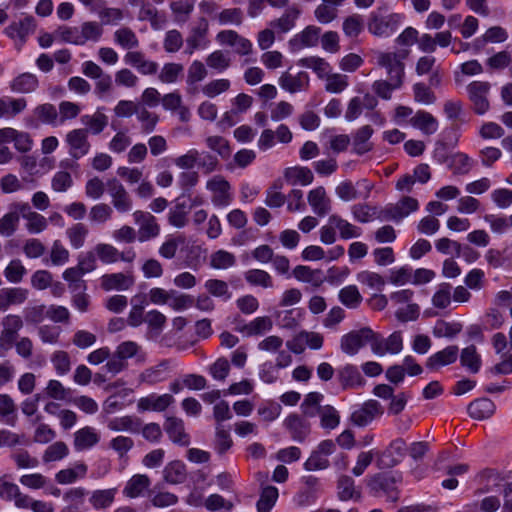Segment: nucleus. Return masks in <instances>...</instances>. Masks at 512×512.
<instances>
[{
	"label": "nucleus",
	"mask_w": 512,
	"mask_h": 512,
	"mask_svg": "<svg viewBox=\"0 0 512 512\" xmlns=\"http://www.w3.org/2000/svg\"><path fill=\"white\" fill-rule=\"evenodd\" d=\"M411 49L400 48L397 51H375L376 65L385 70L387 78L404 83L405 60L410 56Z\"/></svg>",
	"instance_id": "nucleus-1"
},
{
	"label": "nucleus",
	"mask_w": 512,
	"mask_h": 512,
	"mask_svg": "<svg viewBox=\"0 0 512 512\" xmlns=\"http://www.w3.org/2000/svg\"><path fill=\"white\" fill-rule=\"evenodd\" d=\"M402 15L391 13L388 15H380L372 13L368 21V31L377 37H389L392 35L401 23Z\"/></svg>",
	"instance_id": "nucleus-2"
},
{
	"label": "nucleus",
	"mask_w": 512,
	"mask_h": 512,
	"mask_svg": "<svg viewBox=\"0 0 512 512\" xmlns=\"http://www.w3.org/2000/svg\"><path fill=\"white\" fill-rule=\"evenodd\" d=\"M64 141L68 147V154L75 160L86 156L91 149L88 131L85 128H76L69 131Z\"/></svg>",
	"instance_id": "nucleus-3"
},
{
	"label": "nucleus",
	"mask_w": 512,
	"mask_h": 512,
	"mask_svg": "<svg viewBox=\"0 0 512 512\" xmlns=\"http://www.w3.org/2000/svg\"><path fill=\"white\" fill-rule=\"evenodd\" d=\"M111 204L118 213H128L132 210L133 200L124 185L116 178L106 182Z\"/></svg>",
	"instance_id": "nucleus-4"
},
{
	"label": "nucleus",
	"mask_w": 512,
	"mask_h": 512,
	"mask_svg": "<svg viewBox=\"0 0 512 512\" xmlns=\"http://www.w3.org/2000/svg\"><path fill=\"white\" fill-rule=\"evenodd\" d=\"M132 216L135 224L139 227L137 233L140 242L149 241L160 235V225L150 212L136 210Z\"/></svg>",
	"instance_id": "nucleus-5"
},
{
	"label": "nucleus",
	"mask_w": 512,
	"mask_h": 512,
	"mask_svg": "<svg viewBox=\"0 0 512 512\" xmlns=\"http://www.w3.org/2000/svg\"><path fill=\"white\" fill-rule=\"evenodd\" d=\"M491 85L486 81H473L467 86L469 100L472 103L473 110L478 115L485 114L489 108L488 94Z\"/></svg>",
	"instance_id": "nucleus-6"
},
{
	"label": "nucleus",
	"mask_w": 512,
	"mask_h": 512,
	"mask_svg": "<svg viewBox=\"0 0 512 512\" xmlns=\"http://www.w3.org/2000/svg\"><path fill=\"white\" fill-rule=\"evenodd\" d=\"M206 188L212 194L211 201L216 207H227L233 200L231 186L224 177L216 175L209 179Z\"/></svg>",
	"instance_id": "nucleus-7"
},
{
	"label": "nucleus",
	"mask_w": 512,
	"mask_h": 512,
	"mask_svg": "<svg viewBox=\"0 0 512 512\" xmlns=\"http://www.w3.org/2000/svg\"><path fill=\"white\" fill-rule=\"evenodd\" d=\"M374 332L369 327L351 331L341 338V350L348 355H355L365 346L368 341L373 339Z\"/></svg>",
	"instance_id": "nucleus-8"
},
{
	"label": "nucleus",
	"mask_w": 512,
	"mask_h": 512,
	"mask_svg": "<svg viewBox=\"0 0 512 512\" xmlns=\"http://www.w3.org/2000/svg\"><path fill=\"white\" fill-rule=\"evenodd\" d=\"M383 412V407L378 401L368 400L352 412L350 419L355 426L365 427Z\"/></svg>",
	"instance_id": "nucleus-9"
},
{
	"label": "nucleus",
	"mask_w": 512,
	"mask_h": 512,
	"mask_svg": "<svg viewBox=\"0 0 512 512\" xmlns=\"http://www.w3.org/2000/svg\"><path fill=\"white\" fill-rule=\"evenodd\" d=\"M385 208V217L387 221L400 222L402 219L407 217L410 213L415 212L419 209V203L417 199L405 196L401 198L395 204H389Z\"/></svg>",
	"instance_id": "nucleus-10"
},
{
	"label": "nucleus",
	"mask_w": 512,
	"mask_h": 512,
	"mask_svg": "<svg viewBox=\"0 0 512 512\" xmlns=\"http://www.w3.org/2000/svg\"><path fill=\"white\" fill-rule=\"evenodd\" d=\"M36 30V21L32 16H26L19 21L10 23L4 30V33L12 40L18 41L23 45L28 36Z\"/></svg>",
	"instance_id": "nucleus-11"
},
{
	"label": "nucleus",
	"mask_w": 512,
	"mask_h": 512,
	"mask_svg": "<svg viewBox=\"0 0 512 512\" xmlns=\"http://www.w3.org/2000/svg\"><path fill=\"white\" fill-rule=\"evenodd\" d=\"M396 478L386 473H377L368 480V487L374 493L383 492L391 501L398 500V493L395 488Z\"/></svg>",
	"instance_id": "nucleus-12"
},
{
	"label": "nucleus",
	"mask_w": 512,
	"mask_h": 512,
	"mask_svg": "<svg viewBox=\"0 0 512 512\" xmlns=\"http://www.w3.org/2000/svg\"><path fill=\"white\" fill-rule=\"evenodd\" d=\"M216 40L221 45H227L235 48L239 55H248L252 52V43L247 38L239 35L234 30H223L216 35Z\"/></svg>",
	"instance_id": "nucleus-13"
},
{
	"label": "nucleus",
	"mask_w": 512,
	"mask_h": 512,
	"mask_svg": "<svg viewBox=\"0 0 512 512\" xmlns=\"http://www.w3.org/2000/svg\"><path fill=\"white\" fill-rule=\"evenodd\" d=\"M135 283L132 273H110L101 277V288L105 291L130 289Z\"/></svg>",
	"instance_id": "nucleus-14"
},
{
	"label": "nucleus",
	"mask_w": 512,
	"mask_h": 512,
	"mask_svg": "<svg viewBox=\"0 0 512 512\" xmlns=\"http://www.w3.org/2000/svg\"><path fill=\"white\" fill-rule=\"evenodd\" d=\"M307 201L312 211L319 217H324L330 213L332 206L323 186H318L309 191Z\"/></svg>",
	"instance_id": "nucleus-15"
},
{
	"label": "nucleus",
	"mask_w": 512,
	"mask_h": 512,
	"mask_svg": "<svg viewBox=\"0 0 512 512\" xmlns=\"http://www.w3.org/2000/svg\"><path fill=\"white\" fill-rule=\"evenodd\" d=\"M175 401L171 394H150L145 397H141L137 402L138 411H165Z\"/></svg>",
	"instance_id": "nucleus-16"
},
{
	"label": "nucleus",
	"mask_w": 512,
	"mask_h": 512,
	"mask_svg": "<svg viewBox=\"0 0 512 512\" xmlns=\"http://www.w3.org/2000/svg\"><path fill=\"white\" fill-rule=\"evenodd\" d=\"M279 86L289 92L296 93L305 91L309 88L310 78L306 72H299L293 75L289 72H283L278 80Z\"/></svg>",
	"instance_id": "nucleus-17"
},
{
	"label": "nucleus",
	"mask_w": 512,
	"mask_h": 512,
	"mask_svg": "<svg viewBox=\"0 0 512 512\" xmlns=\"http://www.w3.org/2000/svg\"><path fill=\"white\" fill-rule=\"evenodd\" d=\"M164 430L170 440L180 446H188L190 437L185 432L184 421L178 417H167L164 423Z\"/></svg>",
	"instance_id": "nucleus-18"
},
{
	"label": "nucleus",
	"mask_w": 512,
	"mask_h": 512,
	"mask_svg": "<svg viewBox=\"0 0 512 512\" xmlns=\"http://www.w3.org/2000/svg\"><path fill=\"white\" fill-rule=\"evenodd\" d=\"M284 427L289 431L292 439L300 443L306 439L311 430L310 423L297 414L287 416Z\"/></svg>",
	"instance_id": "nucleus-19"
},
{
	"label": "nucleus",
	"mask_w": 512,
	"mask_h": 512,
	"mask_svg": "<svg viewBox=\"0 0 512 512\" xmlns=\"http://www.w3.org/2000/svg\"><path fill=\"white\" fill-rule=\"evenodd\" d=\"M27 494H24L19 486L10 481L9 475L0 477V498L7 502H14L17 508H20Z\"/></svg>",
	"instance_id": "nucleus-20"
},
{
	"label": "nucleus",
	"mask_w": 512,
	"mask_h": 512,
	"mask_svg": "<svg viewBox=\"0 0 512 512\" xmlns=\"http://www.w3.org/2000/svg\"><path fill=\"white\" fill-rule=\"evenodd\" d=\"M88 472V466L83 461H77L72 467L59 470L55 474V481L60 485L73 484L84 479Z\"/></svg>",
	"instance_id": "nucleus-21"
},
{
	"label": "nucleus",
	"mask_w": 512,
	"mask_h": 512,
	"mask_svg": "<svg viewBox=\"0 0 512 512\" xmlns=\"http://www.w3.org/2000/svg\"><path fill=\"white\" fill-rule=\"evenodd\" d=\"M100 441V435L95 428L85 426L74 433L73 446L78 452L93 448Z\"/></svg>",
	"instance_id": "nucleus-22"
},
{
	"label": "nucleus",
	"mask_w": 512,
	"mask_h": 512,
	"mask_svg": "<svg viewBox=\"0 0 512 512\" xmlns=\"http://www.w3.org/2000/svg\"><path fill=\"white\" fill-rule=\"evenodd\" d=\"M207 33L208 23L205 19H201L199 24L191 29L190 35L186 39L185 52L192 55L195 50L205 48L207 45Z\"/></svg>",
	"instance_id": "nucleus-23"
},
{
	"label": "nucleus",
	"mask_w": 512,
	"mask_h": 512,
	"mask_svg": "<svg viewBox=\"0 0 512 512\" xmlns=\"http://www.w3.org/2000/svg\"><path fill=\"white\" fill-rule=\"evenodd\" d=\"M321 29L317 26H307L303 31L294 35L290 39L289 45L293 50H300L305 47H313L317 45Z\"/></svg>",
	"instance_id": "nucleus-24"
},
{
	"label": "nucleus",
	"mask_w": 512,
	"mask_h": 512,
	"mask_svg": "<svg viewBox=\"0 0 512 512\" xmlns=\"http://www.w3.org/2000/svg\"><path fill=\"white\" fill-rule=\"evenodd\" d=\"M354 219L360 223H368L373 220L387 221L385 217V208H378L368 204H355L351 207Z\"/></svg>",
	"instance_id": "nucleus-25"
},
{
	"label": "nucleus",
	"mask_w": 512,
	"mask_h": 512,
	"mask_svg": "<svg viewBox=\"0 0 512 512\" xmlns=\"http://www.w3.org/2000/svg\"><path fill=\"white\" fill-rule=\"evenodd\" d=\"M458 354L459 349L456 345L447 346L443 350L432 354L426 361V367L436 370L442 366L450 365L457 360Z\"/></svg>",
	"instance_id": "nucleus-26"
},
{
	"label": "nucleus",
	"mask_w": 512,
	"mask_h": 512,
	"mask_svg": "<svg viewBox=\"0 0 512 512\" xmlns=\"http://www.w3.org/2000/svg\"><path fill=\"white\" fill-rule=\"evenodd\" d=\"M409 123L424 135H432L439 128L438 120L425 110H418L409 120Z\"/></svg>",
	"instance_id": "nucleus-27"
},
{
	"label": "nucleus",
	"mask_w": 512,
	"mask_h": 512,
	"mask_svg": "<svg viewBox=\"0 0 512 512\" xmlns=\"http://www.w3.org/2000/svg\"><path fill=\"white\" fill-rule=\"evenodd\" d=\"M374 133L370 125H364L357 129L353 134V152L357 155H363L373 149V144L370 138Z\"/></svg>",
	"instance_id": "nucleus-28"
},
{
	"label": "nucleus",
	"mask_w": 512,
	"mask_h": 512,
	"mask_svg": "<svg viewBox=\"0 0 512 512\" xmlns=\"http://www.w3.org/2000/svg\"><path fill=\"white\" fill-rule=\"evenodd\" d=\"M142 421L140 418L132 415L116 417L108 421L107 427L111 431H125L133 434L140 432Z\"/></svg>",
	"instance_id": "nucleus-29"
},
{
	"label": "nucleus",
	"mask_w": 512,
	"mask_h": 512,
	"mask_svg": "<svg viewBox=\"0 0 512 512\" xmlns=\"http://www.w3.org/2000/svg\"><path fill=\"white\" fill-rule=\"evenodd\" d=\"M38 86V77L30 72L21 73L10 82V89L13 92L22 94L32 93L36 91Z\"/></svg>",
	"instance_id": "nucleus-30"
},
{
	"label": "nucleus",
	"mask_w": 512,
	"mask_h": 512,
	"mask_svg": "<svg viewBox=\"0 0 512 512\" xmlns=\"http://www.w3.org/2000/svg\"><path fill=\"white\" fill-rule=\"evenodd\" d=\"M28 297V290L15 287L4 288L0 290V310L5 311L11 305H19L26 301Z\"/></svg>",
	"instance_id": "nucleus-31"
},
{
	"label": "nucleus",
	"mask_w": 512,
	"mask_h": 512,
	"mask_svg": "<svg viewBox=\"0 0 512 512\" xmlns=\"http://www.w3.org/2000/svg\"><path fill=\"white\" fill-rule=\"evenodd\" d=\"M338 378L343 388H359L365 384V380L358 368L347 364L338 371Z\"/></svg>",
	"instance_id": "nucleus-32"
},
{
	"label": "nucleus",
	"mask_w": 512,
	"mask_h": 512,
	"mask_svg": "<svg viewBox=\"0 0 512 512\" xmlns=\"http://www.w3.org/2000/svg\"><path fill=\"white\" fill-rule=\"evenodd\" d=\"M495 404L488 398L476 399L468 405L467 411L471 418L484 420L490 418L495 412Z\"/></svg>",
	"instance_id": "nucleus-33"
},
{
	"label": "nucleus",
	"mask_w": 512,
	"mask_h": 512,
	"mask_svg": "<svg viewBox=\"0 0 512 512\" xmlns=\"http://www.w3.org/2000/svg\"><path fill=\"white\" fill-rule=\"evenodd\" d=\"M169 362L163 360L155 366L145 369L140 375L139 380L142 383L154 385L164 381L167 378Z\"/></svg>",
	"instance_id": "nucleus-34"
},
{
	"label": "nucleus",
	"mask_w": 512,
	"mask_h": 512,
	"mask_svg": "<svg viewBox=\"0 0 512 512\" xmlns=\"http://www.w3.org/2000/svg\"><path fill=\"white\" fill-rule=\"evenodd\" d=\"M26 107L27 101L25 98L2 97L0 98V119L14 118L22 113Z\"/></svg>",
	"instance_id": "nucleus-35"
},
{
	"label": "nucleus",
	"mask_w": 512,
	"mask_h": 512,
	"mask_svg": "<svg viewBox=\"0 0 512 512\" xmlns=\"http://www.w3.org/2000/svg\"><path fill=\"white\" fill-rule=\"evenodd\" d=\"M273 328V321L269 316H259L239 329L246 336H262Z\"/></svg>",
	"instance_id": "nucleus-36"
},
{
	"label": "nucleus",
	"mask_w": 512,
	"mask_h": 512,
	"mask_svg": "<svg viewBox=\"0 0 512 512\" xmlns=\"http://www.w3.org/2000/svg\"><path fill=\"white\" fill-rule=\"evenodd\" d=\"M117 491V488L94 490L89 497V503L95 510H105L114 503Z\"/></svg>",
	"instance_id": "nucleus-37"
},
{
	"label": "nucleus",
	"mask_w": 512,
	"mask_h": 512,
	"mask_svg": "<svg viewBox=\"0 0 512 512\" xmlns=\"http://www.w3.org/2000/svg\"><path fill=\"white\" fill-rule=\"evenodd\" d=\"M151 481L147 475L136 474L126 483L123 494L128 498H137L149 488Z\"/></svg>",
	"instance_id": "nucleus-38"
},
{
	"label": "nucleus",
	"mask_w": 512,
	"mask_h": 512,
	"mask_svg": "<svg viewBox=\"0 0 512 512\" xmlns=\"http://www.w3.org/2000/svg\"><path fill=\"white\" fill-rule=\"evenodd\" d=\"M81 123L85 126L88 134L98 135L107 127L108 117L98 109L93 114L83 115Z\"/></svg>",
	"instance_id": "nucleus-39"
},
{
	"label": "nucleus",
	"mask_w": 512,
	"mask_h": 512,
	"mask_svg": "<svg viewBox=\"0 0 512 512\" xmlns=\"http://www.w3.org/2000/svg\"><path fill=\"white\" fill-rule=\"evenodd\" d=\"M196 0H174L170 3L173 19L176 23L187 22L194 11Z\"/></svg>",
	"instance_id": "nucleus-40"
},
{
	"label": "nucleus",
	"mask_w": 512,
	"mask_h": 512,
	"mask_svg": "<svg viewBox=\"0 0 512 512\" xmlns=\"http://www.w3.org/2000/svg\"><path fill=\"white\" fill-rule=\"evenodd\" d=\"M80 46L87 42H98L103 35V28L96 21L83 22L79 27Z\"/></svg>",
	"instance_id": "nucleus-41"
},
{
	"label": "nucleus",
	"mask_w": 512,
	"mask_h": 512,
	"mask_svg": "<svg viewBox=\"0 0 512 512\" xmlns=\"http://www.w3.org/2000/svg\"><path fill=\"white\" fill-rule=\"evenodd\" d=\"M279 497L278 489L275 486H264L261 488L259 499L256 503L258 512H270L275 506Z\"/></svg>",
	"instance_id": "nucleus-42"
},
{
	"label": "nucleus",
	"mask_w": 512,
	"mask_h": 512,
	"mask_svg": "<svg viewBox=\"0 0 512 512\" xmlns=\"http://www.w3.org/2000/svg\"><path fill=\"white\" fill-rule=\"evenodd\" d=\"M163 477L170 484L183 483L187 477L185 464L181 461L168 463L163 470Z\"/></svg>",
	"instance_id": "nucleus-43"
},
{
	"label": "nucleus",
	"mask_w": 512,
	"mask_h": 512,
	"mask_svg": "<svg viewBox=\"0 0 512 512\" xmlns=\"http://www.w3.org/2000/svg\"><path fill=\"white\" fill-rule=\"evenodd\" d=\"M284 177L293 185L300 183L303 186L311 184L314 179L312 171L307 167L287 168L284 172Z\"/></svg>",
	"instance_id": "nucleus-44"
},
{
	"label": "nucleus",
	"mask_w": 512,
	"mask_h": 512,
	"mask_svg": "<svg viewBox=\"0 0 512 512\" xmlns=\"http://www.w3.org/2000/svg\"><path fill=\"white\" fill-rule=\"evenodd\" d=\"M283 181L275 180L266 190L265 204L270 208H279L284 205L286 196L282 193Z\"/></svg>",
	"instance_id": "nucleus-45"
},
{
	"label": "nucleus",
	"mask_w": 512,
	"mask_h": 512,
	"mask_svg": "<svg viewBox=\"0 0 512 512\" xmlns=\"http://www.w3.org/2000/svg\"><path fill=\"white\" fill-rule=\"evenodd\" d=\"M89 229L84 223H75L66 230V236L70 245L74 249H80L84 246Z\"/></svg>",
	"instance_id": "nucleus-46"
},
{
	"label": "nucleus",
	"mask_w": 512,
	"mask_h": 512,
	"mask_svg": "<svg viewBox=\"0 0 512 512\" xmlns=\"http://www.w3.org/2000/svg\"><path fill=\"white\" fill-rule=\"evenodd\" d=\"M328 221L339 230L342 239L357 238L362 233L361 228L349 223L338 215H331Z\"/></svg>",
	"instance_id": "nucleus-47"
},
{
	"label": "nucleus",
	"mask_w": 512,
	"mask_h": 512,
	"mask_svg": "<svg viewBox=\"0 0 512 512\" xmlns=\"http://www.w3.org/2000/svg\"><path fill=\"white\" fill-rule=\"evenodd\" d=\"M244 278L252 286H259L264 289L273 288L274 286L272 276L265 270L250 269L244 273Z\"/></svg>",
	"instance_id": "nucleus-48"
},
{
	"label": "nucleus",
	"mask_w": 512,
	"mask_h": 512,
	"mask_svg": "<svg viewBox=\"0 0 512 512\" xmlns=\"http://www.w3.org/2000/svg\"><path fill=\"white\" fill-rule=\"evenodd\" d=\"M302 67L312 69L319 78L324 79L331 71L330 64L323 58L310 56L298 61Z\"/></svg>",
	"instance_id": "nucleus-49"
},
{
	"label": "nucleus",
	"mask_w": 512,
	"mask_h": 512,
	"mask_svg": "<svg viewBox=\"0 0 512 512\" xmlns=\"http://www.w3.org/2000/svg\"><path fill=\"white\" fill-rule=\"evenodd\" d=\"M113 37L115 43L123 49L131 50L139 46V40L135 32L129 27H122L116 30Z\"/></svg>",
	"instance_id": "nucleus-50"
},
{
	"label": "nucleus",
	"mask_w": 512,
	"mask_h": 512,
	"mask_svg": "<svg viewBox=\"0 0 512 512\" xmlns=\"http://www.w3.org/2000/svg\"><path fill=\"white\" fill-rule=\"evenodd\" d=\"M460 362L461 365L467 368L471 373H477L480 370L481 357L477 353L474 345H470L461 351Z\"/></svg>",
	"instance_id": "nucleus-51"
},
{
	"label": "nucleus",
	"mask_w": 512,
	"mask_h": 512,
	"mask_svg": "<svg viewBox=\"0 0 512 512\" xmlns=\"http://www.w3.org/2000/svg\"><path fill=\"white\" fill-rule=\"evenodd\" d=\"M317 414L320 416V424L323 429H335L340 423V415L331 405L317 408Z\"/></svg>",
	"instance_id": "nucleus-52"
},
{
	"label": "nucleus",
	"mask_w": 512,
	"mask_h": 512,
	"mask_svg": "<svg viewBox=\"0 0 512 512\" xmlns=\"http://www.w3.org/2000/svg\"><path fill=\"white\" fill-rule=\"evenodd\" d=\"M69 454V448L67 444L63 441H57L53 444L49 445L43 455H42V461L44 463H51L60 461L64 458H66Z\"/></svg>",
	"instance_id": "nucleus-53"
},
{
	"label": "nucleus",
	"mask_w": 512,
	"mask_h": 512,
	"mask_svg": "<svg viewBox=\"0 0 512 512\" xmlns=\"http://www.w3.org/2000/svg\"><path fill=\"white\" fill-rule=\"evenodd\" d=\"M402 85L403 83L397 80L380 79L374 81L372 84V90L378 97L384 100H389L392 97V92L394 90L400 89Z\"/></svg>",
	"instance_id": "nucleus-54"
},
{
	"label": "nucleus",
	"mask_w": 512,
	"mask_h": 512,
	"mask_svg": "<svg viewBox=\"0 0 512 512\" xmlns=\"http://www.w3.org/2000/svg\"><path fill=\"white\" fill-rule=\"evenodd\" d=\"M415 102L425 106L433 105L437 97L431 87L423 82H417L412 86Z\"/></svg>",
	"instance_id": "nucleus-55"
},
{
	"label": "nucleus",
	"mask_w": 512,
	"mask_h": 512,
	"mask_svg": "<svg viewBox=\"0 0 512 512\" xmlns=\"http://www.w3.org/2000/svg\"><path fill=\"white\" fill-rule=\"evenodd\" d=\"M34 116L44 124L57 125L59 117L56 107L51 103L40 104L33 110Z\"/></svg>",
	"instance_id": "nucleus-56"
},
{
	"label": "nucleus",
	"mask_w": 512,
	"mask_h": 512,
	"mask_svg": "<svg viewBox=\"0 0 512 512\" xmlns=\"http://www.w3.org/2000/svg\"><path fill=\"white\" fill-rule=\"evenodd\" d=\"M277 319L281 328L294 329L302 320V312L298 308L283 310L277 313Z\"/></svg>",
	"instance_id": "nucleus-57"
},
{
	"label": "nucleus",
	"mask_w": 512,
	"mask_h": 512,
	"mask_svg": "<svg viewBox=\"0 0 512 512\" xmlns=\"http://www.w3.org/2000/svg\"><path fill=\"white\" fill-rule=\"evenodd\" d=\"M113 215V208L106 203H98L89 210V220L92 224L100 225L108 222Z\"/></svg>",
	"instance_id": "nucleus-58"
},
{
	"label": "nucleus",
	"mask_w": 512,
	"mask_h": 512,
	"mask_svg": "<svg viewBox=\"0 0 512 512\" xmlns=\"http://www.w3.org/2000/svg\"><path fill=\"white\" fill-rule=\"evenodd\" d=\"M186 238L184 235L171 236L167 238L159 247V255L165 259H172L176 256L180 245H184Z\"/></svg>",
	"instance_id": "nucleus-59"
},
{
	"label": "nucleus",
	"mask_w": 512,
	"mask_h": 512,
	"mask_svg": "<svg viewBox=\"0 0 512 512\" xmlns=\"http://www.w3.org/2000/svg\"><path fill=\"white\" fill-rule=\"evenodd\" d=\"M204 287L210 295L221 298L225 301L232 297L228 283L224 280L209 279L205 282Z\"/></svg>",
	"instance_id": "nucleus-60"
},
{
	"label": "nucleus",
	"mask_w": 512,
	"mask_h": 512,
	"mask_svg": "<svg viewBox=\"0 0 512 512\" xmlns=\"http://www.w3.org/2000/svg\"><path fill=\"white\" fill-rule=\"evenodd\" d=\"M84 273L76 266L66 269L63 272V279L68 282L72 292L85 291L86 283L82 280Z\"/></svg>",
	"instance_id": "nucleus-61"
},
{
	"label": "nucleus",
	"mask_w": 512,
	"mask_h": 512,
	"mask_svg": "<svg viewBox=\"0 0 512 512\" xmlns=\"http://www.w3.org/2000/svg\"><path fill=\"white\" fill-rule=\"evenodd\" d=\"M136 116L141 123L142 132L146 134L153 132L159 121L157 114L148 111L146 107L141 105H139L136 111Z\"/></svg>",
	"instance_id": "nucleus-62"
},
{
	"label": "nucleus",
	"mask_w": 512,
	"mask_h": 512,
	"mask_svg": "<svg viewBox=\"0 0 512 512\" xmlns=\"http://www.w3.org/2000/svg\"><path fill=\"white\" fill-rule=\"evenodd\" d=\"M298 15L299 10L296 8L290 9L280 18L271 21L269 25L271 28L277 29L280 33H286L294 27Z\"/></svg>",
	"instance_id": "nucleus-63"
},
{
	"label": "nucleus",
	"mask_w": 512,
	"mask_h": 512,
	"mask_svg": "<svg viewBox=\"0 0 512 512\" xmlns=\"http://www.w3.org/2000/svg\"><path fill=\"white\" fill-rule=\"evenodd\" d=\"M23 218L26 220L25 227L31 234H39L48 226L47 219L37 212H27L23 214Z\"/></svg>",
	"instance_id": "nucleus-64"
}]
</instances>
